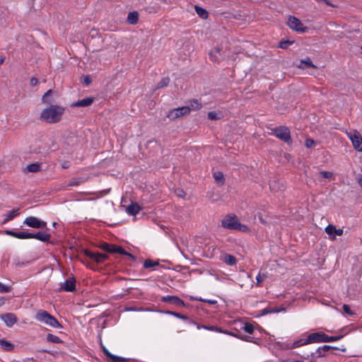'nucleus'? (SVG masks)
<instances>
[{
	"label": "nucleus",
	"mask_w": 362,
	"mask_h": 362,
	"mask_svg": "<svg viewBox=\"0 0 362 362\" xmlns=\"http://www.w3.org/2000/svg\"><path fill=\"white\" fill-rule=\"evenodd\" d=\"M64 110L62 106L52 105L41 112L40 118L47 123H57L61 120Z\"/></svg>",
	"instance_id": "nucleus-1"
},
{
	"label": "nucleus",
	"mask_w": 362,
	"mask_h": 362,
	"mask_svg": "<svg viewBox=\"0 0 362 362\" xmlns=\"http://www.w3.org/2000/svg\"><path fill=\"white\" fill-rule=\"evenodd\" d=\"M223 228L230 230H236L243 232H248L249 228L247 226L240 223L236 216H226L221 221Z\"/></svg>",
	"instance_id": "nucleus-2"
},
{
	"label": "nucleus",
	"mask_w": 362,
	"mask_h": 362,
	"mask_svg": "<svg viewBox=\"0 0 362 362\" xmlns=\"http://www.w3.org/2000/svg\"><path fill=\"white\" fill-rule=\"evenodd\" d=\"M35 319L48 326L54 328H62V325L59 322L56 317L50 315L45 310H39L36 315Z\"/></svg>",
	"instance_id": "nucleus-3"
},
{
	"label": "nucleus",
	"mask_w": 362,
	"mask_h": 362,
	"mask_svg": "<svg viewBox=\"0 0 362 362\" xmlns=\"http://www.w3.org/2000/svg\"><path fill=\"white\" fill-rule=\"evenodd\" d=\"M272 132L275 136L284 141L287 144H292L290 130L288 127L281 126L273 129Z\"/></svg>",
	"instance_id": "nucleus-4"
},
{
	"label": "nucleus",
	"mask_w": 362,
	"mask_h": 362,
	"mask_svg": "<svg viewBox=\"0 0 362 362\" xmlns=\"http://www.w3.org/2000/svg\"><path fill=\"white\" fill-rule=\"evenodd\" d=\"M23 223L29 227L37 229H47V223L35 216H28L25 218Z\"/></svg>",
	"instance_id": "nucleus-5"
},
{
	"label": "nucleus",
	"mask_w": 362,
	"mask_h": 362,
	"mask_svg": "<svg viewBox=\"0 0 362 362\" xmlns=\"http://www.w3.org/2000/svg\"><path fill=\"white\" fill-rule=\"evenodd\" d=\"M288 25L292 30L298 31L301 33L307 32L308 28L303 25L302 22L294 16H290L288 21Z\"/></svg>",
	"instance_id": "nucleus-6"
},
{
	"label": "nucleus",
	"mask_w": 362,
	"mask_h": 362,
	"mask_svg": "<svg viewBox=\"0 0 362 362\" xmlns=\"http://www.w3.org/2000/svg\"><path fill=\"white\" fill-rule=\"evenodd\" d=\"M189 107H180L177 108H175L170 110L168 113V117L171 119H175L181 116L189 115Z\"/></svg>",
	"instance_id": "nucleus-7"
},
{
	"label": "nucleus",
	"mask_w": 362,
	"mask_h": 362,
	"mask_svg": "<svg viewBox=\"0 0 362 362\" xmlns=\"http://www.w3.org/2000/svg\"><path fill=\"white\" fill-rule=\"evenodd\" d=\"M83 252L86 257L98 264L103 263L108 258L105 254L93 252L88 250H84Z\"/></svg>",
	"instance_id": "nucleus-8"
},
{
	"label": "nucleus",
	"mask_w": 362,
	"mask_h": 362,
	"mask_svg": "<svg viewBox=\"0 0 362 362\" xmlns=\"http://www.w3.org/2000/svg\"><path fill=\"white\" fill-rule=\"evenodd\" d=\"M354 148L358 151H362V137L358 132L355 131L349 134Z\"/></svg>",
	"instance_id": "nucleus-9"
},
{
	"label": "nucleus",
	"mask_w": 362,
	"mask_h": 362,
	"mask_svg": "<svg viewBox=\"0 0 362 362\" xmlns=\"http://www.w3.org/2000/svg\"><path fill=\"white\" fill-rule=\"evenodd\" d=\"M59 291L73 292L76 290V280L74 277H69L64 283L60 284Z\"/></svg>",
	"instance_id": "nucleus-10"
},
{
	"label": "nucleus",
	"mask_w": 362,
	"mask_h": 362,
	"mask_svg": "<svg viewBox=\"0 0 362 362\" xmlns=\"http://www.w3.org/2000/svg\"><path fill=\"white\" fill-rule=\"evenodd\" d=\"M0 319L3 320L8 327H12L18 321L16 315L12 313L1 315Z\"/></svg>",
	"instance_id": "nucleus-11"
},
{
	"label": "nucleus",
	"mask_w": 362,
	"mask_h": 362,
	"mask_svg": "<svg viewBox=\"0 0 362 362\" xmlns=\"http://www.w3.org/2000/svg\"><path fill=\"white\" fill-rule=\"evenodd\" d=\"M161 300L165 303H170L171 304L176 305L180 307L185 306V303L182 300H181L177 296H163L161 298Z\"/></svg>",
	"instance_id": "nucleus-12"
},
{
	"label": "nucleus",
	"mask_w": 362,
	"mask_h": 362,
	"mask_svg": "<svg viewBox=\"0 0 362 362\" xmlns=\"http://www.w3.org/2000/svg\"><path fill=\"white\" fill-rule=\"evenodd\" d=\"M325 232L330 235L332 238H334L336 235L340 236L343 234V230L341 228L337 229L333 225H328L325 228Z\"/></svg>",
	"instance_id": "nucleus-13"
},
{
	"label": "nucleus",
	"mask_w": 362,
	"mask_h": 362,
	"mask_svg": "<svg viewBox=\"0 0 362 362\" xmlns=\"http://www.w3.org/2000/svg\"><path fill=\"white\" fill-rule=\"evenodd\" d=\"M50 238V234L45 231H39L35 233H31V238H35L42 242H48Z\"/></svg>",
	"instance_id": "nucleus-14"
},
{
	"label": "nucleus",
	"mask_w": 362,
	"mask_h": 362,
	"mask_svg": "<svg viewBox=\"0 0 362 362\" xmlns=\"http://www.w3.org/2000/svg\"><path fill=\"white\" fill-rule=\"evenodd\" d=\"M323 334H324V333H322V332L312 333L307 337L308 341L309 342V344L321 343V342H322Z\"/></svg>",
	"instance_id": "nucleus-15"
},
{
	"label": "nucleus",
	"mask_w": 362,
	"mask_h": 362,
	"mask_svg": "<svg viewBox=\"0 0 362 362\" xmlns=\"http://www.w3.org/2000/svg\"><path fill=\"white\" fill-rule=\"evenodd\" d=\"M221 51L219 47H216L209 53L210 59L215 62H219L223 59Z\"/></svg>",
	"instance_id": "nucleus-16"
},
{
	"label": "nucleus",
	"mask_w": 362,
	"mask_h": 362,
	"mask_svg": "<svg viewBox=\"0 0 362 362\" xmlns=\"http://www.w3.org/2000/svg\"><path fill=\"white\" fill-rule=\"evenodd\" d=\"M94 101V98L92 97H88L83 98L82 100H78L77 102L74 103L72 106L74 107H87L90 105Z\"/></svg>",
	"instance_id": "nucleus-17"
},
{
	"label": "nucleus",
	"mask_w": 362,
	"mask_h": 362,
	"mask_svg": "<svg viewBox=\"0 0 362 362\" xmlns=\"http://www.w3.org/2000/svg\"><path fill=\"white\" fill-rule=\"evenodd\" d=\"M103 351L104 354L112 361V362H126L127 361L126 358L112 354L107 348H104V351Z\"/></svg>",
	"instance_id": "nucleus-18"
},
{
	"label": "nucleus",
	"mask_w": 362,
	"mask_h": 362,
	"mask_svg": "<svg viewBox=\"0 0 362 362\" xmlns=\"http://www.w3.org/2000/svg\"><path fill=\"white\" fill-rule=\"evenodd\" d=\"M140 210L141 208L137 203H132L126 209L127 214L132 216L136 215Z\"/></svg>",
	"instance_id": "nucleus-19"
},
{
	"label": "nucleus",
	"mask_w": 362,
	"mask_h": 362,
	"mask_svg": "<svg viewBox=\"0 0 362 362\" xmlns=\"http://www.w3.org/2000/svg\"><path fill=\"white\" fill-rule=\"evenodd\" d=\"M139 21V13L137 11H132L129 13L127 16V22L129 24L135 25Z\"/></svg>",
	"instance_id": "nucleus-20"
},
{
	"label": "nucleus",
	"mask_w": 362,
	"mask_h": 362,
	"mask_svg": "<svg viewBox=\"0 0 362 362\" xmlns=\"http://www.w3.org/2000/svg\"><path fill=\"white\" fill-rule=\"evenodd\" d=\"M214 177L217 185L222 186L225 182V177L223 174L220 171H216L214 173Z\"/></svg>",
	"instance_id": "nucleus-21"
},
{
	"label": "nucleus",
	"mask_w": 362,
	"mask_h": 362,
	"mask_svg": "<svg viewBox=\"0 0 362 362\" xmlns=\"http://www.w3.org/2000/svg\"><path fill=\"white\" fill-rule=\"evenodd\" d=\"M41 169H42V168H41L40 163H34L28 165L26 167L25 170L28 172H30V173H37V172L40 171Z\"/></svg>",
	"instance_id": "nucleus-22"
},
{
	"label": "nucleus",
	"mask_w": 362,
	"mask_h": 362,
	"mask_svg": "<svg viewBox=\"0 0 362 362\" xmlns=\"http://www.w3.org/2000/svg\"><path fill=\"white\" fill-rule=\"evenodd\" d=\"M197 14L202 18L206 19L208 18V12L202 7L196 5L194 6Z\"/></svg>",
	"instance_id": "nucleus-23"
},
{
	"label": "nucleus",
	"mask_w": 362,
	"mask_h": 362,
	"mask_svg": "<svg viewBox=\"0 0 362 362\" xmlns=\"http://www.w3.org/2000/svg\"><path fill=\"white\" fill-rule=\"evenodd\" d=\"M113 252H114V253H119V254H121V255H126V256L129 257V258H131L133 260L135 259V257L133 255H132L129 252L125 251L122 247L115 245V250H113Z\"/></svg>",
	"instance_id": "nucleus-24"
},
{
	"label": "nucleus",
	"mask_w": 362,
	"mask_h": 362,
	"mask_svg": "<svg viewBox=\"0 0 362 362\" xmlns=\"http://www.w3.org/2000/svg\"><path fill=\"white\" fill-rule=\"evenodd\" d=\"M343 337V335L332 336L329 337L324 333L322 342H332L340 340Z\"/></svg>",
	"instance_id": "nucleus-25"
},
{
	"label": "nucleus",
	"mask_w": 362,
	"mask_h": 362,
	"mask_svg": "<svg viewBox=\"0 0 362 362\" xmlns=\"http://www.w3.org/2000/svg\"><path fill=\"white\" fill-rule=\"evenodd\" d=\"M187 107H189V112L191 110H198L201 109L202 107V103L198 100H193L192 101H190L189 105H187Z\"/></svg>",
	"instance_id": "nucleus-26"
},
{
	"label": "nucleus",
	"mask_w": 362,
	"mask_h": 362,
	"mask_svg": "<svg viewBox=\"0 0 362 362\" xmlns=\"http://www.w3.org/2000/svg\"><path fill=\"white\" fill-rule=\"evenodd\" d=\"M100 247L105 252L114 253L113 250H115V245L103 243L100 245Z\"/></svg>",
	"instance_id": "nucleus-27"
},
{
	"label": "nucleus",
	"mask_w": 362,
	"mask_h": 362,
	"mask_svg": "<svg viewBox=\"0 0 362 362\" xmlns=\"http://www.w3.org/2000/svg\"><path fill=\"white\" fill-rule=\"evenodd\" d=\"M223 260L226 264L230 266L234 265L236 262L235 257L231 255H226Z\"/></svg>",
	"instance_id": "nucleus-28"
},
{
	"label": "nucleus",
	"mask_w": 362,
	"mask_h": 362,
	"mask_svg": "<svg viewBox=\"0 0 362 362\" xmlns=\"http://www.w3.org/2000/svg\"><path fill=\"white\" fill-rule=\"evenodd\" d=\"M0 345L1 348L6 351H11L13 349V345L4 339L0 340Z\"/></svg>",
	"instance_id": "nucleus-29"
},
{
	"label": "nucleus",
	"mask_w": 362,
	"mask_h": 362,
	"mask_svg": "<svg viewBox=\"0 0 362 362\" xmlns=\"http://www.w3.org/2000/svg\"><path fill=\"white\" fill-rule=\"evenodd\" d=\"M309 342L308 341V337L306 338H301L296 341H295L293 344V348L299 347L303 345L308 344Z\"/></svg>",
	"instance_id": "nucleus-30"
},
{
	"label": "nucleus",
	"mask_w": 362,
	"mask_h": 362,
	"mask_svg": "<svg viewBox=\"0 0 362 362\" xmlns=\"http://www.w3.org/2000/svg\"><path fill=\"white\" fill-rule=\"evenodd\" d=\"M18 215V209H13L8 212L6 215V218L4 220V223L12 220L14 217H16Z\"/></svg>",
	"instance_id": "nucleus-31"
},
{
	"label": "nucleus",
	"mask_w": 362,
	"mask_h": 362,
	"mask_svg": "<svg viewBox=\"0 0 362 362\" xmlns=\"http://www.w3.org/2000/svg\"><path fill=\"white\" fill-rule=\"evenodd\" d=\"M47 340L49 342H52V343H55V344H59V343L62 342V340L59 337H58L57 336H55L52 334H48L47 335Z\"/></svg>",
	"instance_id": "nucleus-32"
},
{
	"label": "nucleus",
	"mask_w": 362,
	"mask_h": 362,
	"mask_svg": "<svg viewBox=\"0 0 362 362\" xmlns=\"http://www.w3.org/2000/svg\"><path fill=\"white\" fill-rule=\"evenodd\" d=\"M158 265V262L152 261L151 259H147L144 263V269H149L152 268L153 267H156Z\"/></svg>",
	"instance_id": "nucleus-33"
},
{
	"label": "nucleus",
	"mask_w": 362,
	"mask_h": 362,
	"mask_svg": "<svg viewBox=\"0 0 362 362\" xmlns=\"http://www.w3.org/2000/svg\"><path fill=\"white\" fill-rule=\"evenodd\" d=\"M166 313L169 314V315H171L173 316H175V317H176L177 318L182 319L183 320H188V317L187 315H182V314L179 313H176V312H174V311H167Z\"/></svg>",
	"instance_id": "nucleus-34"
},
{
	"label": "nucleus",
	"mask_w": 362,
	"mask_h": 362,
	"mask_svg": "<svg viewBox=\"0 0 362 362\" xmlns=\"http://www.w3.org/2000/svg\"><path fill=\"white\" fill-rule=\"evenodd\" d=\"M170 83V78L168 77H165L161 79V81L158 83L157 88H162L166 87Z\"/></svg>",
	"instance_id": "nucleus-35"
},
{
	"label": "nucleus",
	"mask_w": 362,
	"mask_h": 362,
	"mask_svg": "<svg viewBox=\"0 0 362 362\" xmlns=\"http://www.w3.org/2000/svg\"><path fill=\"white\" fill-rule=\"evenodd\" d=\"M242 329L249 334H252L255 330L254 326L250 323H245Z\"/></svg>",
	"instance_id": "nucleus-36"
},
{
	"label": "nucleus",
	"mask_w": 362,
	"mask_h": 362,
	"mask_svg": "<svg viewBox=\"0 0 362 362\" xmlns=\"http://www.w3.org/2000/svg\"><path fill=\"white\" fill-rule=\"evenodd\" d=\"M208 118L211 120L220 119L221 118V114L213 111L209 112L208 113Z\"/></svg>",
	"instance_id": "nucleus-37"
},
{
	"label": "nucleus",
	"mask_w": 362,
	"mask_h": 362,
	"mask_svg": "<svg viewBox=\"0 0 362 362\" xmlns=\"http://www.w3.org/2000/svg\"><path fill=\"white\" fill-rule=\"evenodd\" d=\"M16 238L29 239V238H31V233H27V232H19V233H18V235H16Z\"/></svg>",
	"instance_id": "nucleus-38"
},
{
	"label": "nucleus",
	"mask_w": 362,
	"mask_h": 362,
	"mask_svg": "<svg viewBox=\"0 0 362 362\" xmlns=\"http://www.w3.org/2000/svg\"><path fill=\"white\" fill-rule=\"evenodd\" d=\"M343 310L344 313L349 316H352L355 314L354 312L351 310L350 307L346 304L343 305Z\"/></svg>",
	"instance_id": "nucleus-39"
},
{
	"label": "nucleus",
	"mask_w": 362,
	"mask_h": 362,
	"mask_svg": "<svg viewBox=\"0 0 362 362\" xmlns=\"http://www.w3.org/2000/svg\"><path fill=\"white\" fill-rule=\"evenodd\" d=\"M52 93V90H47L45 93V95L42 96V102L45 103H49L50 101L48 99H49V97L51 95Z\"/></svg>",
	"instance_id": "nucleus-40"
},
{
	"label": "nucleus",
	"mask_w": 362,
	"mask_h": 362,
	"mask_svg": "<svg viewBox=\"0 0 362 362\" xmlns=\"http://www.w3.org/2000/svg\"><path fill=\"white\" fill-rule=\"evenodd\" d=\"M52 93V90H47L45 93V95L42 96V102L45 103H49L50 101L48 99H49V97L51 95Z\"/></svg>",
	"instance_id": "nucleus-41"
},
{
	"label": "nucleus",
	"mask_w": 362,
	"mask_h": 362,
	"mask_svg": "<svg viewBox=\"0 0 362 362\" xmlns=\"http://www.w3.org/2000/svg\"><path fill=\"white\" fill-rule=\"evenodd\" d=\"M293 43L292 41L286 40V41H281L279 42V47L282 49H287L290 45Z\"/></svg>",
	"instance_id": "nucleus-42"
},
{
	"label": "nucleus",
	"mask_w": 362,
	"mask_h": 362,
	"mask_svg": "<svg viewBox=\"0 0 362 362\" xmlns=\"http://www.w3.org/2000/svg\"><path fill=\"white\" fill-rule=\"evenodd\" d=\"M267 278V275L263 274H258V275L256 276L257 280V284L260 285V284Z\"/></svg>",
	"instance_id": "nucleus-43"
},
{
	"label": "nucleus",
	"mask_w": 362,
	"mask_h": 362,
	"mask_svg": "<svg viewBox=\"0 0 362 362\" xmlns=\"http://www.w3.org/2000/svg\"><path fill=\"white\" fill-rule=\"evenodd\" d=\"M10 291V287L0 282V292L8 293Z\"/></svg>",
	"instance_id": "nucleus-44"
},
{
	"label": "nucleus",
	"mask_w": 362,
	"mask_h": 362,
	"mask_svg": "<svg viewBox=\"0 0 362 362\" xmlns=\"http://www.w3.org/2000/svg\"><path fill=\"white\" fill-rule=\"evenodd\" d=\"M278 312H279L278 310L269 308H264L262 310V313L263 315H267V314L273 313H278Z\"/></svg>",
	"instance_id": "nucleus-45"
},
{
	"label": "nucleus",
	"mask_w": 362,
	"mask_h": 362,
	"mask_svg": "<svg viewBox=\"0 0 362 362\" xmlns=\"http://www.w3.org/2000/svg\"><path fill=\"white\" fill-rule=\"evenodd\" d=\"M207 330L215 331L220 333H227L226 332L223 331L220 327L216 326H208Z\"/></svg>",
	"instance_id": "nucleus-46"
},
{
	"label": "nucleus",
	"mask_w": 362,
	"mask_h": 362,
	"mask_svg": "<svg viewBox=\"0 0 362 362\" xmlns=\"http://www.w3.org/2000/svg\"><path fill=\"white\" fill-rule=\"evenodd\" d=\"M300 63L301 64H305V65L311 66V67H315V66L313 65L312 61L308 57H307L305 59L301 60Z\"/></svg>",
	"instance_id": "nucleus-47"
},
{
	"label": "nucleus",
	"mask_w": 362,
	"mask_h": 362,
	"mask_svg": "<svg viewBox=\"0 0 362 362\" xmlns=\"http://www.w3.org/2000/svg\"><path fill=\"white\" fill-rule=\"evenodd\" d=\"M325 351L322 350V347H319L316 351H315V354H316V356L317 357H323L325 356Z\"/></svg>",
	"instance_id": "nucleus-48"
},
{
	"label": "nucleus",
	"mask_w": 362,
	"mask_h": 362,
	"mask_svg": "<svg viewBox=\"0 0 362 362\" xmlns=\"http://www.w3.org/2000/svg\"><path fill=\"white\" fill-rule=\"evenodd\" d=\"M320 174L324 177V178H330L333 174L332 172L329 171H321Z\"/></svg>",
	"instance_id": "nucleus-49"
},
{
	"label": "nucleus",
	"mask_w": 362,
	"mask_h": 362,
	"mask_svg": "<svg viewBox=\"0 0 362 362\" xmlns=\"http://www.w3.org/2000/svg\"><path fill=\"white\" fill-rule=\"evenodd\" d=\"M315 141L314 140L311 139H308L305 140V146L308 148H312L315 146Z\"/></svg>",
	"instance_id": "nucleus-50"
},
{
	"label": "nucleus",
	"mask_w": 362,
	"mask_h": 362,
	"mask_svg": "<svg viewBox=\"0 0 362 362\" xmlns=\"http://www.w3.org/2000/svg\"><path fill=\"white\" fill-rule=\"evenodd\" d=\"M6 234L8 235H11L12 237H14V238H16V235H18V233L17 232H14L13 230H6L5 231Z\"/></svg>",
	"instance_id": "nucleus-51"
},
{
	"label": "nucleus",
	"mask_w": 362,
	"mask_h": 362,
	"mask_svg": "<svg viewBox=\"0 0 362 362\" xmlns=\"http://www.w3.org/2000/svg\"><path fill=\"white\" fill-rule=\"evenodd\" d=\"M176 194L178 197H185V192L181 189H178L176 190Z\"/></svg>",
	"instance_id": "nucleus-52"
},
{
	"label": "nucleus",
	"mask_w": 362,
	"mask_h": 362,
	"mask_svg": "<svg viewBox=\"0 0 362 362\" xmlns=\"http://www.w3.org/2000/svg\"><path fill=\"white\" fill-rule=\"evenodd\" d=\"M321 347H322V350L325 351L326 353L331 350V349L332 348V346L324 345Z\"/></svg>",
	"instance_id": "nucleus-53"
},
{
	"label": "nucleus",
	"mask_w": 362,
	"mask_h": 362,
	"mask_svg": "<svg viewBox=\"0 0 362 362\" xmlns=\"http://www.w3.org/2000/svg\"><path fill=\"white\" fill-rule=\"evenodd\" d=\"M38 83V80L36 78H32L30 79V84L32 86H36Z\"/></svg>",
	"instance_id": "nucleus-54"
},
{
	"label": "nucleus",
	"mask_w": 362,
	"mask_h": 362,
	"mask_svg": "<svg viewBox=\"0 0 362 362\" xmlns=\"http://www.w3.org/2000/svg\"><path fill=\"white\" fill-rule=\"evenodd\" d=\"M80 183H81L80 181H71V182H70L69 185V186H77V185H79Z\"/></svg>",
	"instance_id": "nucleus-55"
},
{
	"label": "nucleus",
	"mask_w": 362,
	"mask_h": 362,
	"mask_svg": "<svg viewBox=\"0 0 362 362\" xmlns=\"http://www.w3.org/2000/svg\"><path fill=\"white\" fill-rule=\"evenodd\" d=\"M84 83L86 84V85H88L91 82V80L90 78L88 77V76H86L85 78H84V81H83Z\"/></svg>",
	"instance_id": "nucleus-56"
},
{
	"label": "nucleus",
	"mask_w": 362,
	"mask_h": 362,
	"mask_svg": "<svg viewBox=\"0 0 362 362\" xmlns=\"http://www.w3.org/2000/svg\"><path fill=\"white\" fill-rule=\"evenodd\" d=\"M357 180L358 184L362 187V174L358 175Z\"/></svg>",
	"instance_id": "nucleus-57"
},
{
	"label": "nucleus",
	"mask_w": 362,
	"mask_h": 362,
	"mask_svg": "<svg viewBox=\"0 0 362 362\" xmlns=\"http://www.w3.org/2000/svg\"><path fill=\"white\" fill-rule=\"evenodd\" d=\"M331 350H341V351H345L346 349L345 348L339 349V348H338L337 346H332V348L331 349Z\"/></svg>",
	"instance_id": "nucleus-58"
},
{
	"label": "nucleus",
	"mask_w": 362,
	"mask_h": 362,
	"mask_svg": "<svg viewBox=\"0 0 362 362\" xmlns=\"http://www.w3.org/2000/svg\"><path fill=\"white\" fill-rule=\"evenodd\" d=\"M279 362H300V361L288 359V360H281Z\"/></svg>",
	"instance_id": "nucleus-59"
},
{
	"label": "nucleus",
	"mask_w": 362,
	"mask_h": 362,
	"mask_svg": "<svg viewBox=\"0 0 362 362\" xmlns=\"http://www.w3.org/2000/svg\"><path fill=\"white\" fill-rule=\"evenodd\" d=\"M201 328H203V329H207L208 326H206V325H197V329H201Z\"/></svg>",
	"instance_id": "nucleus-60"
},
{
	"label": "nucleus",
	"mask_w": 362,
	"mask_h": 362,
	"mask_svg": "<svg viewBox=\"0 0 362 362\" xmlns=\"http://www.w3.org/2000/svg\"><path fill=\"white\" fill-rule=\"evenodd\" d=\"M16 264L17 266H19V267H23L24 266L25 264L24 262H16Z\"/></svg>",
	"instance_id": "nucleus-61"
},
{
	"label": "nucleus",
	"mask_w": 362,
	"mask_h": 362,
	"mask_svg": "<svg viewBox=\"0 0 362 362\" xmlns=\"http://www.w3.org/2000/svg\"><path fill=\"white\" fill-rule=\"evenodd\" d=\"M323 3H325L327 6H332V4L330 3L329 0L323 1Z\"/></svg>",
	"instance_id": "nucleus-62"
},
{
	"label": "nucleus",
	"mask_w": 362,
	"mask_h": 362,
	"mask_svg": "<svg viewBox=\"0 0 362 362\" xmlns=\"http://www.w3.org/2000/svg\"><path fill=\"white\" fill-rule=\"evenodd\" d=\"M4 304V299L3 298H0V306Z\"/></svg>",
	"instance_id": "nucleus-63"
},
{
	"label": "nucleus",
	"mask_w": 362,
	"mask_h": 362,
	"mask_svg": "<svg viewBox=\"0 0 362 362\" xmlns=\"http://www.w3.org/2000/svg\"><path fill=\"white\" fill-rule=\"evenodd\" d=\"M259 220L260 222H262L263 223H266L261 216H259Z\"/></svg>",
	"instance_id": "nucleus-64"
}]
</instances>
